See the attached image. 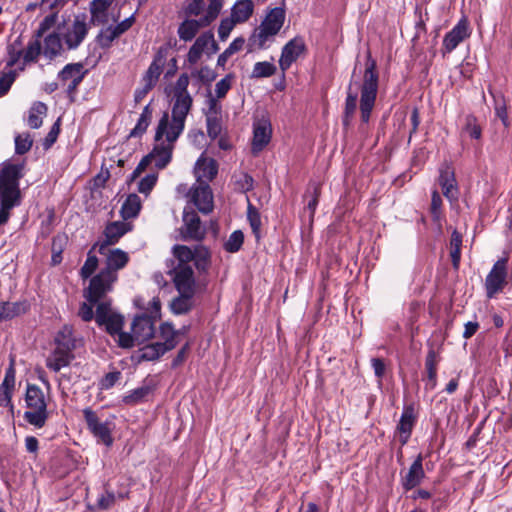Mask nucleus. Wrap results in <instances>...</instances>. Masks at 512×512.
<instances>
[{
    "label": "nucleus",
    "instance_id": "1",
    "mask_svg": "<svg viewBox=\"0 0 512 512\" xmlns=\"http://www.w3.org/2000/svg\"><path fill=\"white\" fill-rule=\"evenodd\" d=\"M185 127H182L179 132L174 128V121L170 120L168 112H164L159 119L156 127L154 140L157 144L149 153L158 170H162L168 166L172 160L175 142L183 133Z\"/></svg>",
    "mask_w": 512,
    "mask_h": 512
},
{
    "label": "nucleus",
    "instance_id": "2",
    "mask_svg": "<svg viewBox=\"0 0 512 512\" xmlns=\"http://www.w3.org/2000/svg\"><path fill=\"white\" fill-rule=\"evenodd\" d=\"M21 166L4 163L0 167V225L8 221L10 209L20 203Z\"/></svg>",
    "mask_w": 512,
    "mask_h": 512
},
{
    "label": "nucleus",
    "instance_id": "3",
    "mask_svg": "<svg viewBox=\"0 0 512 512\" xmlns=\"http://www.w3.org/2000/svg\"><path fill=\"white\" fill-rule=\"evenodd\" d=\"M379 86V73L376 60L367 52L365 70L360 90V116L362 123H368L375 106Z\"/></svg>",
    "mask_w": 512,
    "mask_h": 512
},
{
    "label": "nucleus",
    "instance_id": "4",
    "mask_svg": "<svg viewBox=\"0 0 512 512\" xmlns=\"http://www.w3.org/2000/svg\"><path fill=\"white\" fill-rule=\"evenodd\" d=\"M189 82L188 74L183 73L173 87L170 120L174 121V128L177 129V132L185 127L186 118L193 106V98L188 91Z\"/></svg>",
    "mask_w": 512,
    "mask_h": 512
},
{
    "label": "nucleus",
    "instance_id": "5",
    "mask_svg": "<svg viewBox=\"0 0 512 512\" xmlns=\"http://www.w3.org/2000/svg\"><path fill=\"white\" fill-rule=\"evenodd\" d=\"M285 21V11L275 7L266 15L261 24L254 30L248 40L250 50L263 49L270 38L277 35Z\"/></svg>",
    "mask_w": 512,
    "mask_h": 512
},
{
    "label": "nucleus",
    "instance_id": "6",
    "mask_svg": "<svg viewBox=\"0 0 512 512\" xmlns=\"http://www.w3.org/2000/svg\"><path fill=\"white\" fill-rule=\"evenodd\" d=\"M25 403L28 410L24 413V419L36 428L44 427L48 419V411L42 389L37 385L28 384Z\"/></svg>",
    "mask_w": 512,
    "mask_h": 512
},
{
    "label": "nucleus",
    "instance_id": "7",
    "mask_svg": "<svg viewBox=\"0 0 512 512\" xmlns=\"http://www.w3.org/2000/svg\"><path fill=\"white\" fill-rule=\"evenodd\" d=\"M117 277L103 270L93 276L90 279L88 288L84 290V297L87 302L96 304L104 299L106 294L112 290L113 283L117 280Z\"/></svg>",
    "mask_w": 512,
    "mask_h": 512
},
{
    "label": "nucleus",
    "instance_id": "8",
    "mask_svg": "<svg viewBox=\"0 0 512 512\" xmlns=\"http://www.w3.org/2000/svg\"><path fill=\"white\" fill-rule=\"evenodd\" d=\"M507 265L508 258L503 257L498 259L486 276L484 285L486 289V296L488 298L491 299L495 297L496 294L502 292L507 284Z\"/></svg>",
    "mask_w": 512,
    "mask_h": 512
},
{
    "label": "nucleus",
    "instance_id": "9",
    "mask_svg": "<svg viewBox=\"0 0 512 512\" xmlns=\"http://www.w3.org/2000/svg\"><path fill=\"white\" fill-rule=\"evenodd\" d=\"M168 274L178 293H196V280L191 265H176Z\"/></svg>",
    "mask_w": 512,
    "mask_h": 512
},
{
    "label": "nucleus",
    "instance_id": "10",
    "mask_svg": "<svg viewBox=\"0 0 512 512\" xmlns=\"http://www.w3.org/2000/svg\"><path fill=\"white\" fill-rule=\"evenodd\" d=\"M98 252L105 256L106 266L102 270L108 271L114 276H117V272L123 269L129 262L128 253L119 248L111 249L106 244H99Z\"/></svg>",
    "mask_w": 512,
    "mask_h": 512
},
{
    "label": "nucleus",
    "instance_id": "11",
    "mask_svg": "<svg viewBox=\"0 0 512 512\" xmlns=\"http://www.w3.org/2000/svg\"><path fill=\"white\" fill-rule=\"evenodd\" d=\"M83 415L89 431L98 438L106 446H111L113 438L111 436V429L107 422H101L96 413L91 408H85Z\"/></svg>",
    "mask_w": 512,
    "mask_h": 512
},
{
    "label": "nucleus",
    "instance_id": "12",
    "mask_svg": "<svg viewBox=\"0 0 512 512\" xmlns=\"http://www.w3.org/2000/svg\"><path fill=\"white\" fill-rule=\"evenodd\" d=\"M471 34L469 23L466 18H462L459 22L444 36L442 43V53H451Z\"/></svg>",
    "mask_w": 512,
    "mask_h": 512
},
{
    "label": "nucleus",
    "instance_id": "13",
    "mask_svg": "<svg viewBox=\"0 0 512 512\" xmlns=\"http://www.w3.org/2000/svg\"><path fill=\"white\" fill-rule=\"evenodd\" d=\"M306 51V45L301 37H295L288 41L282 48L279 66L283 72L287 71L293 62Z\"/></svg>",
    "mask_w": 512,
    "mask_h": 512
},
{
    "label": "nucleus",
    "instance_id": "14",
    "mask_svg": "<svg viewBox=\"0 0 512 512\" xmlns=\"http://www.w3.org/2000/svg\"><path fill=\"white\" fill-rule=\"evenodd\" d=\"M137 344L150 340L155 334V319L147 314L137 315L131 325Z\"/></svg>",
    "mask_w": 512,
    "mask_h": 512
},
{
    "label": "nucleus",
    "instance_id": "15",
    "mask_svg": "<svg viewBox=\"0 0 512 512\" xmlns=\"http://www.w3.org/2000/svg\"><path fill=\"white\" fill-rule=\"evenodd\" d=\"M88 34L86 15H76L71 27L64 35V41L69 49H76Z\"/></svg>",
    "mask_w": 512,
    "mask_h": 512
},
{
    "label": "nucleus",
    "instance_id": "16",
    "mask_svg": "<svg viewBox=\"0 0 512 512\" xmlns=\"http://www.w3.org/2000/svg\"><path fill=\"white\" fill-rule=\"evenodd\" d=\"M417 421V415L413 404L405 405L397 424L396 430L399 433V441L402 446L406 445L411 437L413 428Z\"/></svg>",
    "mask_w": 512,
    "mask_h": 512
},
{
    "label": "nucleus",
    "instance_id": "17",
    "mask_svg": "<svg viewBox=\"0 0 512 512\" xmlns=\"http://www.w3.org/2000/svg\"><path fill=\"white\" fill-rule=\"evenodd\" d=\"M191 200L198 210L208 214L213 210V193L209 184L203 182L191 189Z\"/></svg>",
    "mask_w": 512,
    "mask_h": 512
},
{
    "label": "nucleus",
    "instance_id": "18",
    "mask_svg": "<svg viewBox=\"0 0 512 512\" xmlns=\"http://www.w3.org/2000/svg\"><path fill=\"white\" fill-rule=\"evenodd\" d=\"M439 185L442 188L443 195L449 200H457L458 189L453 168L444 163L440 168Z\"/></svg>",
    "mask_w": 512,
    "mask_h": 512
},
{
    "label": "nucleus",
    "instance_id": "19",
    "mask_svg": "<svg viewBox=\"0 0 512 512\" xmlns=\"http://www.w3.org/2000/svg\"><path fill=\"white\" fill-rule=\"evenodd\" d=\"M218 173V163L213 158H206L202 154L195 164V174L197 177V183L209 184Z\"/></svg>",
    "mask_w": 512,
    "mask_h": 512
},
{
    "label": "nucleus",
    "instance_id": "20",
    "mask_svg": "<svg viewBox=\"0 0 512 512\" xmlns=\"http://www.w3.org/2000/svg\"><path fill=\"white\" fill-rule=\"evenodd\" d=\"M423 457L419 454L416 459L411 464L408 472L401 479L402 487L405 491L412 490L416 486H418L425 477V472L423 469Z\"/></svg>",
    "mask_w": 512,
    "mask_h": 512
},
{
    "label": "nucleus",
    "instance_id": "21",
    "mask_svg": "<svg viewBox=\"0 0 512 512\" xmlns=\"http://www.w3.org/2000/svg\"><path fill=\"white\" fill-rule=\"evenodd\" d=\"M214 20H210L208 15H204L199 20L186 19L178 27V36L181 40L187 42L191 41L199 29L210 25Z\"/></svg>",
    "mask_w": 512,
    "mask_h": 512
},
{
    "label": "nucleus",
    "instance_id": "22",
    "mask_svg": "<svg viewBox=\"0 0 512 512\" xmlns=\"http://www.w3.org/2000/svg\"><path fill=\"white\" fill-rule=\"evenodd\" d=\"M74 358L72 351L56 346L46 358V367L53 372H59L69 366Z\"/></svg>",
    "mask_w": 512,
    "mask_h": 512
},
{
    "label": "nucleus",
    "instance_id": "23",
    "mask_svg": "<svg viewBox=\"0 0 512 512\" xmlns=\"http://www.w3.org/2000/svg\"><path fill=\"white\" fill-rule=\"evenodd\" d=\"M440 361L438 353L433 349H429L425 358L426 376L423 378L425 389L432 391L437 386V366Z\"/></svg>",
    "mask_w": 512,
    "mask_h": 512
},
{
    "label": "nucleus",
    "instance_id": "24",
    "mask_svg": "<svg viewBox=\"0 0 512 512\" xmlns=\"http://www.w3.org/2000/svg\"><path fill=\"white\" fill-rule=\"evenodd\" d=\"M271 139V125L267 120H261L254 125L252 152L259 153Z\"/></svg>",
    "mask_w": 512,
    "mask_h": 512
},
{
    "label": "nucleus",
    "instance_id": "25",
    "mask_svg": "<svg viewBox=\"0 0 512 512\" xmlns=\"http://www.w3.org/2000/svg\"><path fill=\"white\" fill-rule=\"evenodd\" d=\"M130 230L131 225L129 223L123 221L111 222L104 230L105 240L101 244H106V246L114 245Z\"/></svg>",
    "mask_w": 512,
    "mask_h": 512
},
{
    "label": "nucleus",
    "instance_id": "26",
    "mask_svg": "<svg viewBox=\"0 0 512 512\" xmlns=\"http://www.w3.org/2000/svg\"><path fill=\"white\" fill-rule=\"evenodd\" d=\"M114 0H92L90 3L91 22L104 25L108 22V9Z\"/></svg>",
    "mask_w": 512,
    "mask_h": 512
},
{
    "label": "nucleus",
    "instance_id": "27",
    "mask_svg": "<svg viewBox=\"0 0 512 512\" xmlns=\"http://www.w3.org/2000/svg\"><path fill=\"white\" fill-rule=\"evenodd\" d=\"M195 294L191 293H178V296L174 297L170 302V310L174 315H184L189 313L194 305Z\"/></svg>",
    "mask_w": 512,
    "mask_h": 512
},
{
    "label": "nucleus",
    "instance_id": "28",
    "mask_svg": "<svg viewBox=\"0 0 512 512\" xmlns=\"http://www.w3.org/2000/svg\"><path fill=\"white\" fill-rule=\"evenodd\" d=\"M183 221L186 226V237L194 240H201L204 237L201 220L195 212L184 213Z\"/></svg>",
    "mask_w": 512,
    "mask_h": 512
},
{
    "label": "nucleus",
    "instance_id": "29",
    "mask_svg": "<svg viewBox=\"0 0 512 512\" xmlns=\"http://www.w3.org/2000/svg\"><path fill=\"white\" fill-rule=\"evenodd\" d=\"M254 12V2L252 0H238L231 8V17L238 23H244L252 16Z\"/></svg>",
    "mask_w": 512,
    "mask_h": 512
},
{
    "label": "nucleus",
    "instance_id": "30",
    "mask_svg": "<svg viewBox=\"0 0 512 512\" xmlns=\"http://www.w3.org/2000/svg\"><path fill=\"white\" fill-rule=\"evenodd\" d=\"M54 343L56 346L74 351L76 349V338L74 337L73 327L64 325L55 335Z\"/></svg>",
    "mask_w": 512,
    "mask_h": 512
},
{
    "label": "nucleus",
    "instance_id": "31",
    "mask_svg": "<svg viewBox=\"0 0 512 512\" xmlns=\"http://www.w3.org/2000/svg\"><path fill=\"white\" fill-rule=\"evenodd\" d=\"M358 93L352 90V83L347 88V96L345 100V107L343 111L342 123L348 127L357 109Z\"/></svg>",
    "mask_w": 512,
    "mask_h": 512
},
{
    "label": "nucleus",
    "instance_id": "32",
    "mask_svg": "<svg viewBox=\"0 0 512 512\" xmlns=\"http://www.w3.org/2000/svg\"><path fill=\"white\" fill-rule=\"evenodd\" d=\"M142 207L140 197L136 193H131L127 196L121 207V215L124 220L135 218Z\"/></svg>",
    "mask_w": 512,
    "mask_h": 512
},
{
    "label": "nucleus",
    "instance_id": "33",
    "mask_svg": "<svg viewBox=\"0 0 512 512\" xmlns=\"http://www.w3.org/2000/svg\"><path fill=\"white\" fill-rule=\"evenodd\" d=\"M152 112L151 103H149L143 108L135 127L129 133V138L141 137L146 132L151 123Z\"/></svg>",
    "mask_w": 512,
    "mask_h": 512
},
{
    "label": "nucleus",
    "instance_id": "34",
    "mask_svg": "<svg viewBox=\"0 0 512 512\" xmlns=\"http://www.w3.org/2000/svg\"><path fill=\"white\" fill-rule=\"evenodd\" d=\"M62 43L58 33H50L44 38L43 55L48 59H53L60 54Z\"/></svg>",
    "mask_w": 512,
    "mask_h": 512
},
{
    "label": "nucleus",
    "instance_id": "35",
    "mask_svg": "<svg viewBox=\"0 0 512 512\" xmlns=\"http://www.w3.org/2000/svg\"><path fill=\"white\" fill-rule=\"evenodd\" d=\"M179 333L180 331L175 330L171 323L161 324L160 335L161 338L164 340L163 342H160L161 345L165 346V349L167 351L174 349L178 343L177 336L179 335Z\"/></svg>",
    "mask_w": 512,
    "mask_h": 512
},
{
    "label": "nucleus",
    "instance_id": "36",
    "mask_svg": "<svg viewBox=\"0 0 512 512\" xmlns=\"http://www.w3.org/2000/svg\"><path fill=\"white\" fill-rule=\"evenodd\" d=\"M47 106L43 102H35L30 110L28 115L27 123L30 128L38 129L42 125V118L47 113Z\"/></svg>",
    "mask_w": 512,
    "mask_h": 512
},
{
    "label": "nucleus",
    "instance_id": "37",
    "mask_svg": "<svg viewBox=\"0 0 512 512\" xmlns=\"http://www.w3.org/2000/svg\"><path fill=\"white\" fill-rule=\"evenodd\" d=\"M140 360L143 361H154L159 359L162 355L168 352L165 346H162L160 342H155L145 345L141 350Z\"/></svg>",
    "mask_w": 512,
    "mask_h": 512
},
{
    "label": "nucleus",
    "instance_id": "38",
    "mask_svg": "<svg viewBox=\"0 0 512 512\" xmlns=\"http://www.w3.org/2000/svg\"><path fill=\"white\" fill-rule=\"evenodd\" d=\"M194 256L192 261L199 271H206L210 266V252L202 245H197L193 252Z\"/></svg>",
    "mask_w": 512,
    "mask_h": 512
},
{
    "label": "nucleus",
    "instance_id": "39",
    "mask_svg": "<svg viewBox=\"0 0 512 512\" xmlns=\"http://www.w3.org/2000/svg\"><path fill=\"white\" fill-rule=\"evenodd\" d=\"M83 65L81 63L67 64L58 74V78L63 83L73 81L77 76L84 77Z\"/></svg>",
    "mask_w": 512,
    "mask_h": 512
},
{
    "label": "nucleus",
    "instance_id": "40",
    "mask_svg": "<svg viewBox=\"0 0 512 512\" xmlns=\"http://www.w3.org/2000/svg\"><path fill=\"white\" fill-rule=\"evenodd\" d=\"M450 246L452 265L455 269H458L461 257L462 235L457 230H454L451 234Z\"/></svg>",
    "mask_w": 512,
    "mask_h": 512
},
{
    "label": "nucleus",
    "instance_id": "41",
    "mask_svg": "<svg viewBox=\"0 0 512 512\" xmlns=\"http://www.w3.org/2000/svg\"><path fill=\"white\" fill-rule=\"evenodd\" d=\"M152 389L150 386H141L132 391H130L127 395L123 397V402L127 405H136L141 403L146 399V397L151 393Z\"/></svg>",
    "mask_w": 512,
    "mask_h": 512
},
{
    "label": "nucleus",
    "instance_id": "42",
    "mask_svg": "<svg viewBox=\"0 0 512 512\" xmlns=\"http://www.w3.org/2000/svg\"><path fill=\"white\" fill-rule=\"evenodd\" d=\"M7 67H14L23 58L22 40L19 36L13 43L7 46Z\"/></svg>",
    "mask_w": 512,
    "mask_h": 512
},
{
    "label": "nucleus",
    "instance_id": "43",
    "mask_svg": "<svg viewBox=\"0 0 512 512\" xmlns=\"http://www.w3.org/2000/svg\"><path fill=\"white\" fill-rule=\"evenodd\" d=\"M162 73V64L158 63L157 59H155L150 66L148 67L146 73L142 78V82L148 87H155L159 77Z\"/></svg>",
    "mask_w": 512,
    "mask_h": 512
},
{
    "label": "nucleus",
    "instance_id": "44",
    "mask_svg": "<svg viewBox=\"0 0 512 512\" xmlns=\"http://www.w3.org/2000/svg\"><path fill=\"white\" fill-rule=\"evenodd\" d=\"M118 37L119 34L116 32V29L113 26H108L98 33L96 37V42L101 48L107 49L111 46L112 42Z\"/></svg>",
    "mask_w": 512,
    "mask_h": 512
},
{
    "label": "nucleus",
    "instance_id": "45",
    "mask_svg": "<svg viewBox=\"0 0 512 512\" xmlns=\"http://www.w3.org/2000/svg\"><path fill=\"white\" fill-rule=\"evenodd\" d=\"M276 66L268 61L257 62L254 64L251 77L252 78H266L276 73Z\"/></svg>",
    "mask_w": 512,
    "mask_h": 512
},
{
    "label": "nucleus",
    "instance_id": "46",
    "mask_svg": "<svg viewBox=\"0 0 512 512\" xmlns=\"http://www.w3.org/2000/svg\"><path fill=\"white\" fill-rule=\"evenodd\" d=\"M124 325V317L119 314L115 313L114 315L106 318L103 322L102 326H105L106 331L112 336L116 337V333H119L120 330L123 329Z\"/></svg>",
    "mask_w": 512,
    "mask_h": 512
},
{
    "label": "nucleus",
    "instance_id": "47",
    "mask_svg": "<svg viewBox=\"0 0 512 512\" xmlns=\"http://www.w3.org/2000/svg\"><path fill=\"white\" fill-rule=\"evenodd\" d=\"M41 53H43L41 42L30 40L26 49L23 50L24 64L36 62Z\"/></svg>",
    "mask_w": 512,
    "mask_h": 512
},
{
    "label": "nucleus",
    "instance_id": "48",
    "mask_svg": "<svg viewBox=\"0 0 512 512\" xmlns=\"http://www.w3.org/2000/svg\"><path fill=\"white\" fill-rule=\"evenodd\" d=\"M98 245V243L95 244L88 252L87 259L80 270V275L84 280L90 278L98 267V258L92 253V250Z\"/></svg>",
    "mask_w": 512,
    "mask_h": 512
},
{
    "label": "nucleus",
    "instance_id": "49",
    "mask_svg": "<svg viewBox=\"0 0 512 512\" xmlns=\"http://www.w3.org/2000/svg\"><path fill=\"white\" fill-rule=\"evenodd\" d=\"M172 252L178 261L177 265H190L189 263L192 261L194 256V250L185 245H175L172 248Z\"/></svg>",
    "mask_w": 512,
    "mask_h": 512
},
{
    "label": "nucleus",
    "instance_id": "50",
    "mask_svg": "<svg viewBox=\"0 0 512 512\" xmlns=\"http://www.w3.org/2000/svg\"><path fill=\"white\" fill-rule=\"evenodd\" d=\"M96 305L95 321L99 326H102L104 320L114 315L115 312H112L110 300H100Z\"/></svg>",
    "mask_w": 512,
    "mask_h": 512
},
{
    "label": "nucleus",
    "instance_id": "51",
    "mask_svg": "<svg viewBox=\"0 0 512 512\" xmlns=\"http://www.w3.org/2000/svg\"><path fill=\"white\" fill-rule=\"evenodd\" d=\"M0 311L3 319H11L24 312V306L21 303H0Z\"/></svg>",
    "mask_w": 512,
    "mask_h": 512
},
{
    "label": "nucleus",
    "instance_id": "52",
    "mask_svg": "<svg viewBox=\"0 0 512 512\" xmlns=\"http://www.w3.org/2000/svg\"><path fill=\"white\" fill-rule=\"evenodd\" d=\"M244 242V234L240 230H235L231 233L228 240L224 244L225 250L230 253H235L240 250Z\"/></svg>",
    "mask_w": 512,
    "mask_h": 512
},
{
    "label": "nucleus",
    "instance_id": "53",
    "mask_svg": "<svg viewBox=\"0 0 512 512\" xmlns=\"http://www.w3.org/2000/svg\"><path fill=\"white\" fill-rule=\"evenodd\" d=\"M493 97L495 104V114L502 121L503 125L508 127L510 123L508 120L506 101L502 95H494Z\"/></svg>",
    "mask_w": 512,
    "mask_h": 512
},
{
    "label": "nucleus",
    "instance_id": "54",
    "mask_svg": "<svg viewBox=\"0 0 512 512\" xmlns=\"http://www.w3.org/2000/svg\"><path fill=\"white\" fill-rule=\"evenodd\" d=\"M158 180L157 173H150L143 177L138 183V192L148 196L155 187Z\"/></svg>",
    "mask_w": 512,
    "mask_h": 512
},
{
    "label": "nucleus",
    "instance_id": "55",
    "mask_svg": "<svg viewBox=\"0 0 512 512\" xmlns=\"http://www.w3.org/2000/svg\"><path fill=\"white\" fill-rule=\"evenodd\" d=\"M33 144V140L31 139L28 133L19 134L15 138V152L18 155H23L27 153Z\"/></svg>",
    "mask_w": 512,
    "mask_h": 512
},
{
    "label": "nucleus",
    "instance_id": "56",
    "mask_svg": "<svg viewBox=\"0 0 512 512\" xmlns=\"http://www.w3.org/2000/svg\"><path fill=\"white\" fill-rule=\"evenodd\" d=\"M464 130L473 139H480L481 138V135H482L481 127L477 123L476 117L474 115H472V114H469V115L466 116Z\"/></svg>",
    "mask_w": 512,
    "mask_h": 512
},
{
    "label": "nucleus",
    "instance_id": "57",
    "mask_svg": "<svg viewBox=\"0 0 512 512\" xmlns=\"http://www.w3.org/2000/svg\"><path fill=\"white\" fill-rule=\"evenodd\" d=\"M233 74H227L224 78L218 81L215 85V98L222 99L226 96L232 87Z\"/></svg>",
    "mask_w": 512,
    "mask_h": 512
},
{
    "label": "nucleus",
    "instance_id": "58",
    "mask_svg": "<svg viewBox=\"0 0 512 512\" xmlns=\"http://www.w3.org/2000/svg\"><path fill=\"white\" fill-rule=\"evenodd\" d=\"M15 79L16 72L13 70L0 72V97H3L8 93Z\"/></svg>",
    "mask_w": 512,
    "mask_h": 512
},
{
    "label": "nucleus",
    "instance_id": "59",
    "mask_svg": "<svg viewBox=\"0 0 512 512\" xmlns=\"http://www.w3.org/2000/svg\"><path fill=\"white\" fill-rule=\"evenodd\" d=\"M247 218L249 220L252 232L257 238L260 236L261 218L258 210L251 204L248 206Z\"/></svg>",
    "mask_w": 512,
    "mask_h": 512
},
{
    "label": "nucleus",
    "instance_id": "60",
    "mask_svg": "<svg viewBox=\"0 0 512 512\" xmlns=\"http://www.w3.org/2000/svg\"><path fill=\"white\" fill-rule=\"evenodd\" d=\"M207 104L208 107L205 112L206 119L220 118L222 107L218 102V99L209 94Z\"/></svg>",
    "mask_w": 512,
    "mask_h": 512
},
{
    "label": "nucleus",
    "instance_id": "61",
    "mask_svg": "<svg viewBox=\"0 0 512 512\" xmlns=\"http://www.w3.org/2000/svg\"><path fill=\"white\" fill-rule=\"evenodd\" d=\"M115 500L116 497L114 492L105 490L102 494L99 495L96 506L100 510H107L115 504Z\"/></svg>",
    "mask_w": 512,
    "mask_h": 512
},
{
    "label": "nucleus",
    "instance_id": "62",
    "mask_svg": "<svg viewBox=\"0 0 512 512\" xmlns=\"http://www.w3.org/2000/svg\"><path fill=\"white\" fill-rule=\"evenodd\" d=\"M236 24H238V22L231 16L222 19L218 28L219 38L222 41L227 39Z\"/></svg>",
    "mask_w": 512,
    "mask_h": 512
},
{
    "label": "nucleus",
    "instance_id": "63",
    "mask_svg": "<svg viewBox=\"0 0 512 512\" xmlns=\"http://www.w3.org/2000/svg\"><path fill=\"white\" fill-rule=\"evenodd\" d=\"M441 206H442V198L437 191H434L432 193L431 208H430V212H431L432 219L434 222L439 223L441 220Z\"/></svg>",
    "mask_w": 512,
    "mask_h": 512
},
{
    "label": "nucleus",
    "instance_id": "64",
    "mask_svg": "<svg viewBox=\"0 0 512 512\" xmlns=\"http://www.w3.org/2000/svg\"><path fill=\"white\" fill-rule=\"evenodd\" d=\"M65 4L66 0H41L39 2L40 9L43 12L50 11L51 13H56V15H58Z\"/></svg>",
    "mask_w": 512,
    "mask_h": 512
}]
</instances>
